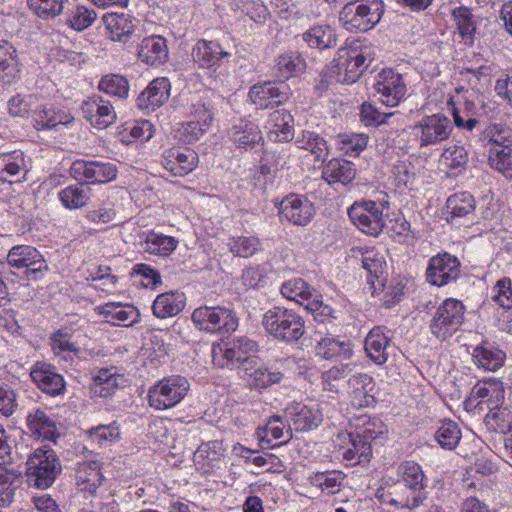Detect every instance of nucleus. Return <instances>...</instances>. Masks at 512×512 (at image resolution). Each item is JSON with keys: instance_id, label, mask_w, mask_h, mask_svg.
<instances>
[{"instance_id": "nucleus-1", "label": "nucleus", "mask_w": 512, "mask_h": 512, "mask_svg": "<svg viewBox=\"0 0 512 512\" xmlns=\"http://www.w3.org/2000/svg\"><path fill=\"white\" fill-rule=\"evenodd\" d=\"M265 332L275 340L292 344L305 333V321L295 311L280 306L267 310L262 317Z\"/></svg>"}, {"instance_id": "nucleus-2", "label": "nucleus", "mask_w": 512, "mask_h": 512, "mask_svg": "<svg viewBox=\"0 0 512 512\" xmlns=\"http://www.w3.org/2000/svg\"><path fill=\"white\" fill-rule=\"evenodd\" d=\"M62 466L55 451L47 446L34 450L26 462L29 486L39 489L50 487L61 473Z\"/></svg>"}, {"instance_id": "nucleus-3", "label": "nucleus", "mask_w": 512, "mask_h": 512, "mask_svg": "<svg viewBox=\"0 0 512 512\" xmlns=\"http://www.w3.org/2000/svg\"><path fill=\"white\" fill-rule=\"evenodd\" d=\"M189 389L190 383L184 376L164 377L149 388L148 404L159 411L173 408L184 399Z\"/></svg>"}, {"instance_id": "nucleus-4", "label": "nucleus", "mask_w": 512, "mask_h": 512, "mask_svg": "<svg viewBox=\"0 0 512 512\" xmlns=\"http://www.w3.org/2000/svg\"><path fill=\"white\" fill-rule=\"evenodd\" d=\"M383 13L381 0L350 2L340 11L339 20L347 30L368 31L380 21Z\"/></svg>"}, {"instance_id": "nucleus-5", "label": "nucleus", "mask_w": 512, "mask_h": 512, "mask_svg": "<svg viewBox=\"0 0 512 512\" xmlns=\"http://www.w3.org/2000/svg\"><path fill=\"white\" fill-rule=\"evenodd\" d=\"M191 318L196 327L209 333L231 334L238 327L235 312L221 306L198 307Z\"/></svg>"}, {"instance_id": "nucleus-6", "label": "nucleus", "mask_w": 512, "mask_h": 512, "mask_svg": "<svg viewBox=\"0 0 512 512\" xmlns=\"http://www.w3.org/2000/svg\"><path fill=\"white\" fill-rule=\"evenodd\" d=\"M465 307L461 301L448 298L435 311L430 321L431 333L440 340L451 337L462 325Z\"/></svg>"}, {"instance_id": "nucleus-7", "label": "nucleus", "mask_w": 512, "mask_h": 512, "mask_svg": "<svg viewBox=\"0 0 512 512\" xmlns=\"http://www.w3.org/2000/svg\"><path fill=\"white\" fill-rule=\"evenodd\" d=\"M366 57L358 46L340 48L333 60V73L336 81L343 84L354 83L366 69Z\"/></svg>"}, {"instance_id": "nucleus-8", "label": "nucleus", "mask_w": 512, "mask_h": 512, "mask_svg": "<svg viewBox=\"0 0 512 512\" xmlns=\"http://www.w3.org/2000/svg\"><path fill=\"white\" fill-rule=\"evenodd\" d=\"M348 215L359 230L371 236L380 234L385 226L383 205L374 201L355 202Z\"/></svg>"}, {"instance_id": "nucleus-9", "label": "nucleus", "mask_w": 512, "mask_h": 512, "mask_svg": "<svg viewBox=\"0 0 512 512\" xmlns=\"http://www.w3.org/2000/svg\"><path fill=\"white\" fill-rule=\"evenodd\" d=\"M413 131L420 146L426 147L448 139L452 132V124L447 116L438 113L424 117L413 127Z\"/></svg>"}, {"instance_id": "nucleus-10", "label": "nucleus", "mask_w": 512, "mask_h": 512, "mask_svg": "<svg viewBox=\"0 0 512 512\" xmlns=\"http://www.w3.org/2000/svg\"><path fill=\"white\" fill-rule=\"evenodd\" d=\"M375 90L384 105L396 107L404 98L407 88L399 73L392 69H383L376 76Z\"/></svg>"}, {"instance_id": "nucleus-11", "label": "nucleus", "mask_w": 512, "mask_h": 512, "mask_svg": "<svg viewBox=\"0 0 512 512\" xmlns=\"http://www.w3.org/2000/svg\"><path fill=\"white\" fill-rule=\"evenodd\" d=\"M279 214L293 225L306 226L315 215V207L307 197L289 194L279 203Z\"/></svg>"}, {"instance_id": "nucleus-12", "label": "nucleus", "mask_w": 512, "mask_h": 512, "mask_svg": "<svg viewBox=\"0 0 512 512\" xmlns=\"http://www.w3.org/2000/svg\"><path fill=\"white\" fill-rule=\"evenodd\" d=\"M460 262L448 253L432 257L426 272L427 281L435 286H444L455 281L460 274Z\"/></svg>"}, {"instance_id": "nucleus-13", "label": "nucleus", "mask_w": 512, "mask_h": 512, "mask_svg": "<svg viewBox=\"0 0 512 512\" xmlns=\"http://www.w3.org/2000/svg\"><path fill=\"white\" fill-rule=\"evenodd\" d=\"M76 179L90 183H107L116 178L117 168L110 162L77 160L71 167Z\"/></svg>"}, {"instance_id": "nucleus-14", "label": "nucleus", "mask_w": 512, "mask_h": 512, "mask_svg": "<svg viewBox=\"0 0 512 512\" xmlns=\"http://www.w3.org/2000/svg\"><path fill=\"white\" fill-rule=\"evenodd\" d=\"M81 110L85 119L98 129H105L116 121V112L112 104L98 95L84 101Z\"/></svg>"}, {"instance_id": "nucleus-15", "label": "nucleus", "mask_w": 512, "mask_h": 512, "mask_svg": "<svg viewBox=\"0 0 512 512\" xmlns=\"http://www.w3.org/2000/svg\"><path fill=\"white\" fill-rule=\"evenodd\" d=\"M32 381L44 393L57 396L65 391V381L56 368L46 362L37 361L30 372Z\"/></svg>"}, {"instance_id": "nucleus-16", "label": "nucleus", "mask_w": 512, "mask_h": 512, "mask_svg": "<svg viewBox=\"0 0 512 512\" xmlns=\"http://www.w3.org/2000/svg\"><path fill=\"white\" fill-rule=\"evenodd\" d=\"M198 164L197 153L189 148H170L162 155V165L174 176H185Z\"/></svg>"}, {"instance_id": "nucleus-17", "label": "nucleus", "mask_w": 512, "mask_h": 512, "mask_svg": "<svg viewBox=\"0 0 512 512\" xmlns=\"http://www.w3.org/2000/svg\"><path fill=\"white\" fill-rule=\"evenodd\" d=\"M230 56L231 54L217 41L201 39L192 49L193 61L200 68H216L227 61Z\"/></svg>"}, {"instance_id": "nucleus-18", "label": "nucleus", "mask_w": 512, "mask_h": 512, "mask_svg": "<svg viewBox=\"0 0 512 512\" xmlns=\"http://www.w3.org/2000/svg\"><path fill=\"white\" fill-rule=\"evenodd\" d=\"M293 116L286 109H277L267 114L264 124L269 140L274 142H288L294 136Z\"/></svg>"}, {"instance_id": "nucleus-19", "label": "nucleus", "mask_w": 512, "mask_h": 512, "mask_svg": "<svg viewBox=\"0 0 512 512\" xmlns=\"http://www.w3.org/2000/svg\"><path fill=\"white\" fill-rule=\"evenodd\" d=\"M170 81L166 77H159L152 80L147 88L137 97L139 109L153 112L161 107L170 96Z\"/></svg>"}, {"instance_id": "nucleus-20", "label": "nucleus", "mask_w": 512, "mask_h": 512, "mask_svg": "<svg viewBox=\"0 0 512 512\" xmlns=\"http://www.w3.org/2000/svg\"><path fill=\"white\" fill-rule=\"evenodd\" d=\"M291 423L296 431L307 432L317 428L322 420L319 409L302 403L293 402L286 408Z\"/></svg>"}, {"instance_id": "nucleus-21", "label": "nucleus", "mask_w": 512, "mask_h": 512, "mask_svg": "<svg viewBox=\"0 0 512 512\" xmlns=\"http://www.w3.org/2000/svg\"><path fill=\"white\" fill-rule=\"evenodd\" d=\"M102 21L111 40L123 43L129 40L138 24L135 17L126 13H106Z\"/></svg>"}, {"instance_id": "nucleus-22", "label": "nucleus", "mask_w": 512, "mask_h": 512, "mask_svg": "<svg viewBox=\"0 0 512 512\" xmlns=\"http://www.w3.org/2000/svg\"><path fill=\"white\" fill-rule=\"evenodd\" d=\"M28 164L22 151L0 154V180L18 183L25 179Z\"/></svg>"}, {"instance_id": "nucleus-23", "label": "nucleus", "mask_w": 512, "mask_h": 512, "mask_svg": "<svg viewBox=\"0 0 512 512\" xmlns=\"http://www.w3.org/2000/svg\"><path fill=\"white\" fill-rule=\"evenodd\" d=\"M104 321L115 326H131L138 322L140 313L132 305H122L121 303L109 302L96 308Z\"/></svg>"}, {"instance_id": "nucleus-24", "label": "nucleus", "mask_w": 512, "mask_h": 512, "mask_svg": "<svg viewBox=\"0 0 512 512\" xmlns=\"http://www.w3.org/2000/svg\"><path fill=\"white\" fill-rule=\"evenodd\" d=\"M225 447L222 441L202 442L194 452L193 461L197 470L206 474L211 472L222 460Z\"/></svg>"}, {"instance_id": "nucleus-25", "label": "nucleus", "mask_w": 512, "mask_h": 512, "mask_svg": "<svg viewBox=\"0 0 512 512\" xmlns=\"http://www.w3.org/2000/svg\"><path fill=\"white\" fill-rule=\"evenodd\" d=\"M362 267L367 272V283L372 294L378 293V290L384 288V282L387 280L385 258L377 251H366L362 255Z\"/></svg>"}, {"instance_id": "nucleus-26", "label": "nucleus", "mask_w": 512, "mask_h": 512, "mask_svg": "<svg viewBox=\"0 0 512 512\" xmlns=\"http://www.w3.org/2000/svg\"><path fill=\"white\" fill-rule=\"evenodd\" d=\"M504 395L503 383L498 380H492L476 384L472 389L471 399L478 400L477 405L481 410L484 409V406L490 410L492 406L503 404Z\"/></svg>"}, {"instance_id": "nucleus-27", "label": "nucleus", "mask_w": 512, "mask_h": 512, "mask_svg": "<svg viewBox=\"0 0 512 512\" xmlns=\"http://www.w3.org/2000/svg\"><path fill=\"white\" fill-rule=\"evenodd\" d=\"M138 58L148 65L163 64L168 58L166 39L159 35L144 38L139 45Z\"/></svg>"}, {"instance_id": "nucleus-28", "label": "nucleus", "mask_w": 512, "mask_h": 512, "mask_svg": "<svg viewBox=\"0 0 512 512\" xmlns=\"http://www.w3.org/2000/svg\"><path fill=\"white\" fill-rule=\"evenodd\" d=\"M390 341L381 327L370 330L365 339V351L369 358L378 365L384 364L390 354Z\"/></svg>"}, {"instance_id": "nucleus-29", "label": "nucleus", "mask_w": 512, "mask_h": 512, "mask_svg": "<svg viewBox=\"0 0 512 512\" xmlns=\"http://www.w3.org/2000/svg\"><path fill=\"white\" fill-rule=\"evenodd\" d=\"M348 387L352 394L354 406L366 407L374 402L371 392L375 387V383L373 378L367 373H358L351 376L348 380Z\"/></svg>"}, {"instance_id": "nucleus-30", "label": "nucleus", "mask_w": 512, "mask_h": 512, "mask_svg": "<svg viewBox=\"0 0 512 512\" xmlns=\"http://www.w3.org/2000/svg\"><path fill=\"white\" fill-rule=\"evenodd\" d=\"M479 140L492 155L495 150L512 147V131L502 124H491L480 133Z\"/></svg>"}, {"instance_id": "nucleus-31", "label": "nucleus", "mask_w": 512, "mask_h": 512, "mask_svg": "<svg viewBox=\"0 0 512 512\" xmlns=\"http://www.w3.org/2000/svg\"><path fill=\"white\" fill-rule=\"evenodd\" d=\"M27 424L31 433L43 440L55 442L59 436L55 421L39 408L28 414Z\"/></svg>"}, {"instance_id": "nucleus-32", "label": "nucleus", "mask_w": 512, "mask_h": 512, "mask_svg": "<svg viewBox=\"0 0 512 512\" xmlns=\"http://www.w3.org/2000/svg\"><path fill=\"white\" fill-rule=\"evenodd\" d=\"M505 358L506 354L502 350L487 342L476 346L472 353V360L477 367L493 372L503 366Z\"/></svg>"}, {"instance_id": "nucleus-33", "label": "nucleus", "mask_w": 512, "mask_h": 512, "mask_svg": "<svg viewBox=\"0 0 512 512\" xmlns=\"http://www.w3.org/2000/svg\"><path fill=\"white\" fill-rule=\"evenodd\" d=\"M22 473L20 465L0 467V507H7L13 502Z\"/></svg>"}, {"instance_id": "nucleus-34", "label": "nucleus", "mask_w": 512, "mask_h": 512, "mask_svg": "<svg viewBox=\"0 0 512 512\" xmlns=\"http://www.w3.org/2000/svg\"><path fill=\"white\" fill-rule=\"evenodd\" d=\"M185 307V296L179 292H165L156 297L153 302V314L157 318L173 317L179 314Z\"/></svg>"}, {"instance_id": "nucleus-35", "label": "nucleus", "mask_w": 512, "mask_h": 512, "mask_svg": "<svg viewBox=\"0 0 512 512\" xmlns=\"http://www.w3.org/2000/svg\"><path fill=\"white\" fill-rule=\"evenodd\" d=\"M356 170L352 162L341 159L330 160L322 170V178L328 184H341L343 186L350 183L355 178Z\"/></svg>"}, {"instance_id": "nucleus-36", "label": "nucleus", "mask_w": 512, "mask_h": 512, "mask_svg": "<svg viewBox=\"0 0 512 512\" xmlns=\"http://www.w3.org/2000/svg\"><path fill=\"white\" fill-rule=\"evenodd\" d=\"M178 243V240L173 236L150 231L141 243V246L146 253L168 257L176 250Z\"/></svg>"}, {"instance_id": "nucleus-37", "label": "nucleus", "mask_w": 512, "mask_h": 512, "mask_svg": "<svg viewBox=\"0 0 512 512\" xmlns=\"http://www.w3.org/2000/svg\"><path fill=\"white\" fill-rule=\"evenodd\" d=\"M76 481L82 491L94 493L103 481L99 463L95 461L79 463Z\"/></svg>"}, {"instance_id": "nucleus-38", "label": "nucleus", "mask_w": 512, "mask_h": 512, "mask_svg": "<svg viewBox=\"0 0 512 512\" xmlns=\"http://www.w3.org/2000/svg\"><path fill=\"white\" fill-rule=\"evenodd\" d=\"M62 205L67 209H78L87 205L91 189L84 183L69 185L58 194Z\"/></svg>"}, {"instance_id": "nucleus-39", "label": "nucleus", "mask_w": 512, "mask_h": 512, "mask_svg": "<svg viewBox=\"0 0 512 512\" xmlns=\"http://www.w3.org/2000/svg\"><path fill=\"white\" fill-rule=\"evenodd\" d=\"M348 439L350 447L343 451V460L353 465L370 461L372 456L371 443L361 438L357 433H349Z\"/></svg>"}, {"instance_id": "nucleus-40", "label": "nucleus", "mask_w": 512, "mask_h": 512, "mask_svg": "<svg viewBox=\"0 0 512 512\" xmlns=\"http://www.w3.org/2000/svg\"><path fill=\"white\" fill-rule=\"evenodd\" d=\"M42 257L43 255L33 246L16 245L9 250L7 262L12 267L22 269L40 262Z\"/></svg>"}, {"instance_id": "nucleus-41", "label": "nucleus", "mask_w": 512, "mask_h": 512, "mask_svg": "<svg viewBox=\"0 0 512 512\" xmlns=\"http://www.w3.org/2000/svg\"><path fill=\"white\" fill-rule=\"evenodd\" d=\"M120 376L112 369H100L93 378L91 391L94 396L107 398L113 395L119 386Z\"/></svg>"}, {"instance_id": "nucleus-42", "label": "nucleus", "mask_w": 512, "mask_h": 512, "mask_svg": "<svg viewBox=\"0 0 512 512\" xmlns=\"http://www.w3.org/2000/svg\"><path fill=\"white\" fill-rule=\"evenodd\" d=\"M97 12L85 5H76L67 13L65 24L74 31L81 32L93 25Z\"/></svg>"}, {"instance_id": "nucleus-43", "label": "nucleus", "mask_w": 512, "mask_h": 512, "mask_svg": "<svg viewBox=\"0 0 512 512\" xmlns=\"http://www.w3.org/2000/svg\"><path fill=\"white\" fill-rule=\"evenodd\" d=\"M276 67L279 78L285 80L302 73L306 62L298 52H287L278 57Z\"/></svg>"}, {"instance_id": "nucleus-44", "label": "nucleus", "mask_w": 512, "mask_h": 512, "mask_svg": "<svg viewBox=\"0 0 512 512\" xmlns=\"http://www.w3.org/2000/svg\"><path fill=\"white\" fill-rule=\"evenodd\" d=\"M296 144L310 151L318 161L325 160L329 153L326 140L312 131H302L296 138Z\"/></svg>"}, {"instance_id": "nucleus-45", "label": "nucleus", "mask_w": 512, "mask_h": 512, "mask_svg": "<svg viewBox=\"0 0 512 512\" xmlns=\"http://www.w3.org/2000/svg\"><path fill=\"white\" fill-rule=\"evenodd\" d=\"M302 37L312 48L327 49L336 45L335 33L327 25L313 26Z\"/></svg>"}, {"instance_id": "nucleus-46", "label": "nucleus", "mask_w": 512, "mask_h": 512, "mask_svg": "<svg viewBox=\"0 0 512 512\" xmlns=\"http://www.w3.org/2000/svg\"><path fill=\"white\" fill-rule=\"evenodd\" d=\"M487 425L499 433L512 431V406H492L485 417Z\"/></svg>"}, {"instance_id": "nucleus-47", "label": "nucleus", "mask_w": 512, "mask_h": 512, "mask_svg": "<svg viewBox=\"0 0 512 512\" xmlns=\"http://www.w3.org/2000/svg\"><path fill=\"white\" fill-rule=\"evenodd\" d=\"M440 163L447 168L451 174H457L465 169L468 163V153L463 146H449L444 149Z\"/></svg>"}, {"instance_id": "nucleus-48", "label": "nucleus", "mask_w": 512, "mask_h": 512, "mask_svg": "<svg viewBox=\"0 0 512 512\" xmlns=\"http://www.w3.org/2000/svg\"><path fill=\"white\" fill-rule=\"evenodd\" d=\"M281 294L289 299L304 305V301L314 297V291L301 278H294L284 282L281 286Z\"/></svg>"}, {"instance_id": "nucleus-49", "label": "nucleus", "mask_w": 512, "mask_h": 512, "mask_svg": "<svg viewBox=\"0 0 512 512\" xmlns=\"http://www.w3.org/2000/svg\"><path fill=\"white\" fill-rule=\"evenodd\" d=\"M16 50L8 41H0V81L10 83L16 72Z\"/></svg>"}, {"instance_id": "nucleus-50", "label": "nucleus", "mask_w": 512, "mask_h": 512, "mask_svg": "<svg viewBox=\"0 0 512 512\" xmlns=\"http://www.w3.org/2000/svg\"><path fill=\"white\" fill-rule=\"evenodd\" d=\"M212 363L218 368L234 369L236 366V348L233 342H218L212 345Z\"/></svg>"}, {"instance_id": "nucleus-51", "label": "nucleus", "mask_w": 512, "mask_h": 512, "mask_svg": "<svg viewBox=\"0 0 512 512\" xmlns=\"http://www.w3.org/2000/svg\"><path fill=\"white\" fill-rule=\"evenodd\" d=\"M350 353L351 351L347 343L330 336L321 338L316 346V354L324 359L335 357L347 358Z\"/></svg>"}, {"instance_id": "nucleus-52", "label": "nucleus", "mask_w": 512, "mask_h": 512, "mask_svg": "<svg viewBox=\"0 0 512 512\" xmlns=\"http://www.w3.org/2000/svg\"><path fill=\"white\" fill-rule=\"evenodd\" d=\"M69 0H28L31 11L43 20L53 19L62 14L64 5Z\"/></svg>"}, {"instance_id": "nucleus-53", "label": "nucleus", "mask_w": 512, "mask_h": 512, "mask_svg": "<svg viewBox=\"0 0 512 512\" xmlns=\"http://www.w3.org/2000/svg\"><path fill=\"white\" fill-rule=\"evenodd\" d=\"M446 207L451 218L464 217L473 213L475 209V200L470 193L462 192L449 197Z\"/></svg>"}, {"instance_id": "nucleus-54", "label": "nucleus", "mask_w": 512, "mask_h": 512, "mask_svg": "<svg viewBox=\"0 0 512 512\" xmlns=\"http://www.w3.org/2000/svg\"><path fill=\"white\" fill-rule=\"evenodd\" d=\"M99 90L118 98H126L129 93L128 79L119 74H108L99 82Z\"/></svg>"}, {"instance_id": "nucleus-55", "label": "nucleus", "mask_w": 512, "mask_h": 512, "mask_svg": "<svg viewBox=\"0 0 512 512\" xmlns=\"http://www.w3.org/2000/svg\"><path fill=\"white\" fill-rule=\"evenodd\" d=\"M340 151L346 155L357 156L368 143V136L363 133H342L337 136Z\"/></svg>"}, {"instance_id": "nucleus-56", "label": "nucleus", "mask_w": 512, "mask_h": 512, "mask_svg": "<svg viewBox=\"0 0 512 512\" xmlns=\"http://www.w3.org/2000/svg\"><path fill=\"white\" fill-rule=\"evenodd\" d=\"M399 474L402 481L412 490H422L426 486L424 484V473L419 464L413 461H406L399 466Z\"/></svg>"}, {"instance_id": "nucleus-57", "label": "nucleus", "mask_w": 512, "mask_h": 512, "mask_svg": "<svg viewBox=\"0 0 512 512\" xmlns=\"http://www.w3.org/2000/svg\"><path fill=\"white\" fill-rule=\"evenodd\" d=\"M312 485L319 487L327 494H334L339 491L344 475L339 471L317 472L310 478Z\"/></svg>"}, {"instance_id": "nucleus-58", "label": "nucleus", "mask_w": 512, "mask_h": 512, "mask_svg": "<svg viewBox=\"0 0 512 512\" xmlns=\"http://www.w3.org/2000/svg\"><path fill=\"white\" fill-rule=\"evenodd\" d=\"M452 15L461 37L473 42L476 24L471 10L465 6L457 7L453 10Z\"/></svg>"}, {"instance_id": "nucleus-59", "label": "nucleus", "mask_w": 512, "mask_h": 512, "mask_svg": "<svg viewBox=\"0 0 512 512\" xmlns=\"http://www.w3.org/2000/svg\"><path fill=\"white\" fill-rule=\"evenodd\" d=\"M122 141L132 142L133 140L148 141L154 134L153 125L147 121H137L134 123H126L123 131L120 133Z\"/></svg>"}, {"instance_id": "nucleus-60", "label": "nucleus", "mask_w": 512, "mask_h": 512, "mask_svg": "<svg viewBox=\"0 0 512 512\" xmlns=\"http://www.w3.org/2000/svg\"><path fill=\"white\" fill-rule=\"evenodd\" d=\"M284 428L285 425L279 416L270 417L263 428L258 427V445L261 448L270 446L272 439L283 436Z\"/></svg>"}, {"instance_id": "nucleus-61", "label": "nucleus", "mask_w": 512, "mask_h": 512, "mask_svg": "<svg viewBox=\"0 0 512 512\" xmlns=\"http://www.w3.org/2000/svg\"><path fill=\"white\" fill-rule=\"evenodd\" d=\"M435 439L439 445L448 450L454 449L461 439V432L454 421L444 422L436 431Z\"/></svg>"}, {"instance_id": "nucleus-62", "label": "nucleus", "mask_w": 512, "mask_h": 512, "mask_svg": "<svg viewBox=\"0 0 512 512\" xmlns=\"http://www.w3.org/2000/svg\"><path fill=\"white\" fill-rule=\"evenodd\" d=\"M34 127L37 130H47L56 128L58 125H66L70 122L68 116L62 112H56L53 109L44 108L36 112L34 118Z\"/></svg>"}, {"instance_id": "nucleus-63", "label": "nucleus", "mask_w": 512, "mask_h": 512, "mask_svg": "<svg viewBox=\"0 0 512 512\" xmlns=\"http://www.w3.org/2000/svg\"><path fill=\"white\" fill-rule=\"evenodd\" d=\"M488 163L505 178L512 180V147L495 150L492 155H488Z\"/></svg>"}, {"instance_id": "nucleus-64", "label": "nucleus", "mask_w": 512, "mask_h": 512, "mask_svg": "<svg viewBox=\"0 0 512 512\" xmlns=\"http://www.w3.org/2000/svg\"><path fill=\"white\" fill-rule=\"evenodd\" d=\"M120 437L119 425L112 422L109 425H99L88 431V438L91 442L99 446H104L109 442H113Z\"/></svg>"}]
</instances>
